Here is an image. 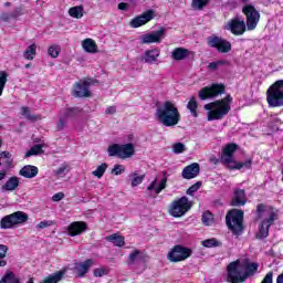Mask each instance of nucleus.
<instances>
[{"mask_svg": "<svg viewBox=\"0 0 283 283\" xmlns=\"http://www.w3.org/2000/svg\"><path fill=\"white\" fill-rule=\"evenodd\" d=\"M243 269L245 270L244 274L240 271V260L231 262L228 268V282L230 283H244L247 282V277L253 276L254 273H258V269H260V264L256 262L244 263Z\"/></svg>", "mask_w": 283, "mask_h": 283, "instance_id": "obj_1", "label": "nucleus"}, {"mask_svg": "<svg viewBox=\"0 0 283 283\" xmlns=\"http://www.w3.org/2000/svg\"><path fill=\"white\" fill-rule=\"evenodd\" d=\"M155 117L164 127H176L181 118L180 111L171 101H166L161 107H158Z\"/></svg>", "mask_w": 283, "mask_h": 283, "instance_id": "obj_2", "label": "nucleus"}, {"mask_svg": "<svg viewBox=\"0 0 283 283\" xmlns=\"http://www.w3.org/2000/svg\"><path fill=\"white\" fill-rule=\"evenodd\" d=\"M231 103L233 97L228 94L221 99L206 104L203 109L208 112V120H222L231 112Z\"/></svg>", "mask_w": 283, "mask_h": 283, "instance_id": "obj_3", "label": "nucleus"}, {"mask_svg": "<svg viewBox=\"0 0 283 283\" xmlns=\"http://www.w3.org/2000/svg\"><path fill=\"white\" fill-rule=\"evenodd\" d=\"M238 151V144L229 143L227 144L221 153V163L226 165L230 169V171L240 170L243 167L245 169H251V165H253L252 159H248L245 161H238L233 158V155Z\"/></svg>", "mask_w": 283, "mask_h": 283, "instance_id": "obj_4", "label": "nucleus"}, {"mask_svg": "<svg viewBox=\"0 0 283 283\" xmlns=\"http://www.w3.org/2000/svg\"><path fill=\"white\" fill-rule=\"evenodd\" d=\"M226 224L232 235L240 238L244 233V211L240 209H231L226 214Z\"/></svg>", "mask_w": 283, "mask_h": 283, "instance_id": "obj_5", "label": "nucleus"}, {"mask_svg": "<svg viewBox=\"0 0 283 283\" xmlns=\"http://www.w3.org/2000/svg\"><path fill=\"white\" fill-rule=\"evenodd\" d=\"M269 107H283V80L274 82L266 91Z\"/></svg>", "mask_w": 283, "mask_h": 283, "instance_id": "obj_6", "label": "nucleus"}, {"mask_svg": "<svg viewBox=\"0 0 283 283\" xmlns=\"http://www.w3.org/2000/svg\"><path fill=\"white\" fill-rule=\"evenodd\" d=\"M191 207H193V203L189 201L187 196H184L171 201L170 206L168 207V213L172 218H182V216H186L189 213V211H191Z\"/></svg>", "mask_w": 283, "mask_h": 283, "instance_id": "obj_7", "label": "nucleus"}, {"mask_svg": "<svg viewBox=\"0 0 283 283\" xmlns=\"http://www.w3.org/2000/svg\"><path fill=\"white\" fill-rule=\"evenodd\" d=\"M136 154V147L133 143L128 144H113L108 146V155L111 157L116 156L120 160H127Z\"/></svg>", "mask_w": 283, "mask_h": 283, "instance_id": "obj_8", "label": "nucleus"}, {"mask_svg": "<svg viewBox=\"0 0 283 283\" xmlns=\"http://www.w3.org/2000/svg\"><path fill=\"white\" fill-rule=\"evenodd\" d=\"M30 220V216L23 211H15L11 214L4 216L0 220V229H14V227H20V224H25Z\"/></svg>", "mask_w": 283, "mask_h": 283, "instance_id": "obj_9", "label": "nucleus"}, {"mask_svg": "<svg viewBox=\"0 0 283 283\" xmlns=\"http://www.w3.org/2000/svg\"><path fill=\"white\" fill-rule=\"evenodd\" d=\"M92 85H94V80L90 77L80 80L74 83L71 94L74 98H92V91H90Z\"/></svg>", "mask_w": 283, "mask_h": 283, "instance_id": "obj_10", "label": "nucleus"}, {"mask_svg": "<svg viewBox=\"0 0 283 283\" xmlns=\"http://www.w3.org/2000/svg\"><path fill=\"white\" fill-rule=\"evenodd\" d=\"M226 91L227 86L223 83H212L202 87L198 93V97L200 101H209V98H217V96L224 94Z\"/></svg>", "mask_w": 283, "mask_h": 283, "instance_id": "obj_11", "label": "nucleus"}, {"mask_svg": "<svg viewBox=\"0 0 283 283\" xmlns=\"http://www.w3.org/2000/svg\"><path fill=\"white\" fill-rule=\"evenodd\" d=\"M190 255H193V250L181 244H176L168 252L167 259L169 260V262L177 263L189 260Z\"/></svg>", "mask_w": 283, "mask_h": 283, "instance_id": "obj_12", "label": "nucleus"}, {"mask_svg": "<svg viewBox=\"0 0 283 283\" xmlns=\"http://www.w3.org/2000/svg\"><path fill=\"white\" fill-rule=\"evenodd\" d=\"M207 43L209 48H213L220 54H229V52L233 50V45H231V42H229V40L216 34L208 36Z\"/></svg>", "mask_w": 283, "mask_h": 283, "instance_id": "obj_13", "label": "nucleus"}, {"mask_svg": "<svg viewBox=\"0 0 283 283\" xmlns=\"http://www.w3.org/2000/svg\"><path fill=\"white\" fill-rule=\"evenodd\" d=\"M242 12L247 19V28L249 31L255 30L260 23V11L253 7V4H245L242 8Z\"/></svg>", "mask_w": 283, "mask_h": 283, "instance_id": "obj_14", "label": "nucleus"}, {"mask_svg": "<svg viewBox=\"0 0 283 283\" xmlns=\"http://www.w3.org/2000/svg\"><path fill=\"white\" fill-rule=\"evenodd\" d=\"M154 19H156V11L148 9L132 19L129 25L130 28H143V25H147V23H149V21H154Z\"/></svg>", "mask_w": 283, "mask_h": 283, "instance_id": "obj_15", "label": "nucleus"}, {"mask_svg": "<svg viewBox=\"0 0 283 283\" xmlns=\"http://www.w3.org/2000/svg\"><path fill=\"white\" fill-rule=\"evenodd\" d=\"M226 30L231 31L234 36H242L247 32V22L240 18H233L227 23Z\"/></svg>", "mask_w": 283, "mask_h": 283, "instance_id": "obj_16", "label": "nucleus"}, {"mask_svg": "<svg viewBox=\"0 0 283 283\" xmlns=\"http://www.w3.org/2000/svg\"><path fill=\"white\" fill-rule=\"evenodd\" d=\"M163 36H165V28L153 31L151 33L143 34L139 38V41L142 45H149L151 43H160L163 41Z\"/></svg>", "mask_w": 283, "mask_h": 283, "instance_id": "obj_17", "label": "nucleus"}, {"mask_svg": "<svg viewBox=\"0 0 283 283\" xmlns=\"http://www.w3.org/2000/svg\"><path fill=\"white\" fill-rule=\"evenodd\" d=\"M93 264H94V260L92 259H87L84 262H75L71 271H73L76 277H83L84 275H87Z\"/></svg>", "mask_w": 283, "mask_h": 283, "instance_id": "obj_18", "label": "nucleus"}, {"mask_svg": "<svg viewBox=\"0 0 283 283\" xmlns=\"http://www.w3.org/2000/svg\"><path fill=\"white\" fill-rule=\"evenodd\" d=\"M199 174H200V164L192 163L182 169L181 178H184V180H193V178H198Z\"/></svg>", "mask_w": 283, "mask_h": 283, "instance_id": "obj_19", "label": "nucleus"}, {"mask_svg": "<svg viewBox=\"0 0 283 283\" xmlns=\"http://www.w3.org/2000/svg\"><path fill=\"white\" fill-rule=\"evenodd\" d=\"M85 231H87V223L85 221H74L67 227V234L71 238H76V235H81Z\"/></svg>", "mask_w": 283, "mask_h": 283, "instance_id": "obj_20", "label": "nucleus"}, {"mask_svg": "<svg viewBox=\"0 0 283 283\" xmlns=\"http://www.w3.org/2000/svg\"><path fill=\"white\" fill-rule=\"evenodd\" d=\"M244 205H247V191L244 189L234 190L231 207H244Z\"/></svg>", "mask_w": 283, "mask_h": 283, "instance_id": "obj_21", "label": "nucleus"}, {"mask_svg": "<svg viewBox=\"0 0 283 283\" xmlns=\"http://www.w3.org/2000/svg\"><path fill=\"white\" fill-rule=\"evenodd\" d=\"M160 56V49H153V50H147L142 57V61L144 63H148V65H154L158 61V57Z\"/></svg>", "mask_w": 283, "mask_h": 283, "instance_id": "obj_22", "label": "nucleus"}, {"mask_svg": "<svg viewBox=\"0 0 283 283\" xmlns=\"http://www.w3.org/2000/svg\"><path fill=\"white\" fill-rule=\"evenodd\" d=\"M191 56V51L186 48H175L171 52V59L174 61H185V59H189Z\"/></svg>", "mask_w": 283, "mask_h": 283, "instance_id": "obj_23", "label": "nucleus"}, {"mask_svg": "<svg viewBox=\"0 0 283 283\" xmlns=\"http://www.w3.org/2000/svg\"><path fill=\"white\" fill-rule=\"evenodd\" d=\"M19 17H23V8L17 7L13 12H2L0 14V21H3L4 23H8L10 21L17 20Z\"/></svg>", "mask_w": 283, "mask_h": 283, "instance_id": "obj_24", "label": "nucleus"}, {"mask_svg": "<svg viewBox=\"0 0 283 283\" xmlns=\"http://www.w3.org/2000/svg\"><path fill=\"white\" fill-rule=\"evenodd\" d=\"M156 185L158 186L156 187ZM164 189H167V177H164L159 181V184H158V179H155L147 187V191H155L156 196H158V193H160Z\"/></svg>", "mask_w": 283, "mask_h": 283, "instance_id": "obj_25", "label": "nucleus"}, {"mask_svg": "<svg viewBox=\"0 0 283 283\" xmlns=\"http://www.w3.org/2000/svg\"><path fill=\"white\" fill-rule=\"evenodd\" d=\"M19 174L23 178H36V176H39V168L36 166L27 165L20 169Z\"/></svg>", "mask_w": 283, "mask_h": 283, "instance_id": "obj_26", "label": "nucleus"}, {"mask_svg": "<svg viewBox=\"0 0 283 283\" xmlns=\"http://www.w3.org/2000/svg\"><path fill=\"white\" fill-rule=\"evenodd\" d=\"M13 161L14 160L12 159V154L10 151L4 150L0 153V167H3L4 169H10Z\"/></svg>", "mask_w": 283, "mask_h": 283, "instance_id": "obj_27", "label": "nucleus"}, {"mask_svg": "<svg viewBox=\"0 0 283 283\" xmlns=\"http://www.w3.org/2000/svg\"><path fill=\"white\" fill-rule=\"evenodd\" d=\"M21 185L19 177H10L7 182L2 186V191H14Z\"/></svg>", "mask_w": 283, "mask_h": 283, "instance_id": "obj_28", "label": "nucleus"}, {"mask_svg": "<svg viewBox=\"0 0 283 283\" xmlns=\"http://www.w3.org/2000/svg\"><path fill=\"white\" fill-rule=\"evenodd\" d=\"M82 48L85 50V52H88V54H96V52H98L96 42L90 38L82 42Z\"/></svg>", "mask_w": 283, "mask_h": 283, "instance_id": "obj_29", "label": "nucleus"}, {"mask_svg": "<svg viewBox=\"0 0 283 283\" xmlns=\"http://www.w3.org/2000/svg\"><path fill=\"white\" fill-rule=\"evenodd\" d=\"M36 56V44H30L28 49L23 52V59L25 61H34V57Z\"/></svg>", "mask_w": 283, "mask_h": 283, "instance_id": "obj_30", "label": "nucleus"}, {"mask_svg": "<svg viewBox=\"0 0 283 283\" xmlns=\"http://www.w3.org/2000/svg\"><path fill=\"white\" fill-rule=\"evenodd\" d=\"M187 109H189L191 116L193 118H198V101H196V96H191L188 104Z\"/></svg>", "mask_w": 283, "mask_h": 283, "instance_id": "obj_31", "label": "nucleus"}, {"mask_svg": "<svg viewBox=\"0 0 283 283\" xmlns=\"http://www.w3.org/2000/svg\"><path fill=\"white\" fill-rule=\"evenodd\" d=\"M271 231V228L266 227L263 222L259 226V231L255 234L256 240H264L265 238H269V233Z\"/></svg>", "mask_w": 283, "mask_h": 283, "instance_id": "obj_32", "label": "nucleus"}, {"mask_svg": "<svg viewBox=\"0 0 283 283\" xmlns=\"http://www.w3.org/2000/svg\"><path fill=\"white\" fill-rule=\"evenodd\" d=\"M20 114L23 116L27 120H30L31 123H35V120L39 119V115H32L30 114V107L22 106L20 108Z\"/></svg>", "mask_w": 283, "mask_h": 283, "instance_id": "obj_33", "label": "nucleus"}, {"mask_svg": "<svg viewBox=\"0 0 283 283\" xmlns=\"http://www.w3.org/2000/svg\"><path fill=\"white\" fill-rule=\"evenodd\" d=\"M201 222L205 227H211L216 222L213 213L209 210L205 211L201 217Z\"/></svg>", "mask_w": 283, "mask_h": 283, "instance_id": "obj_34", "label": "nucleus"}, {"mask_svg": "<svg viewBox=\"0 0 283 283\" xmlns=\"http://www.w3.org/2000/svg\"><path fill=\"white\" fill-rule=\"evenodd\" d=\"M55 178H65L66 174H70V165L62 164L57 169L53 171Z\"/></svg>", "mask_w": 283, "mask_h": 283, "instance_id": "obj_35", "label": "nucleus"}, {"mask_svg": "<svg viewBox=\"0 0 283 283\" xmlns=\"http://www.w3.org/2000/svg\"><path fill=\"white\" fill-rule=\"evenodd\" d=\"M108 242H112L115 247L125 245V237L118 234H111L107 237Z\"/></svg>", "mask_w": 283, "mask_h": 283, "instance_id": "obj_36", "label": "nucleus"}, {"mask_svg": "<svg viewBox=\"0 0 283 283\" xmlns=\"http://www.w3.org/2000/svg\"><path fill=\"white\" fill-rule=\"evenodd\" d=\"M9 248L6 244H0V269L8 266L6 256L8 255Z\"/></svg>", "mask_w": 283, "mask_h": 283, "instance_id": "obj_37", "label": "nucleus"}, {"mask_svg": "<svg viewBox=\"0 0 283 283\" xmlns=\"http://www.w3.org/2000/svg\"><path fill=\"white\" fill-rule=\"evenodd\" d=\"M202 247H205L206 249H213L216 247H222V242H220L218 239L216 238H211V239H207L203 240L201 242Z\"/></svg>", "mask_w": 283, "mask_h": 283, "instance_id": "obj_38", "label": "nucleus"}, {"mask_svg": "<svg viewBox=\"0 0 283 283\" xmlns=\"http://www.w3.org/2000/svg\"><path fill=\"white\" fill-rule=\"evenodd\" d=\"M69 14L73 19H83V6L72 7L69 10Z\"/></svg>", "mask_w": 283, "mask_h": 283, "instance_id": "obj_39", "label": "nucleus"}, {"mask_svg": "<svg viewBox=\"0 0 283 283\" xmlns=\"http://www.w3.org/2000/svg\"><path fill=\"white\" fill-rule=\"evenodd\" d=\"M209 3H211V0H192L191 2V8L193 10H205V8H207V6H209Z\"/></svg>", "mask_w": 283, "mask_h": 283, "instance_id": "obj_40", "label": "nucleus"}, {"mask_svg": "<svg viewBox=\"0 0 283 283\" xmlns=\"http://www.w3.org/2000/svg\"><path fill=\"white\" fill-rule=\"evenodd\" d=\"M129 178H132V187H138V185H143L145 175L138 176V172H130Z\"/></svg>", "mask_w": 283, "mask_h": 283, "instance_id": "obj_41", "label": "nucleus"}, {"mask_svg": "<svg viewBox=\"0 0 283 283\" xmlns=\"http://www.w3.org/2000/svg\"><path fill=\"white\" fill-rule=\"evenodd\" d=\"M39 154H43V146L34 145L30 150L25 153L24 157L30 158L31 156H39Z\"/></svg>", "mask_w": 283, "mask_h": 283, "instance_id": "obj_42", "label": "nucleus"}, {"mask_svg": "<svg viewBox=\"0 0 283 283\" xmlns=\"http://www.w3.org/2000/svg\"><path fill=\"white\" fill-rule=\"evenodd\" d=\"M279 214L277 211H272L268 219L263 220L262 223L265 224V227L270 228L275 224V220H277Z\"/></svg>", "mask_w": 283, "mask_h": 283, "instance_id": "obj_43", "label": "nucleus"}, {"mask_svg": "<svg viewBox=\"0 0 283 283\" xmlns=\"http://www.w3.org/2000/svg\"><path fill=\"white\" fill-rule=\"evenodd\" d=\"M48 54L51 59H59V55L61 54V46L59 44L49 46Z\"/></svg>", "mask_w": 283, "mask_h": 283, "instance_id": "obj_44", "label": "nucleus"}, {"mask_svg": "<svg viewBox=\"0 0 283 283\" xmlns=\"http://www.w3.org/2000/svg\"><path fill=\"white\" fill-rule=\"evenodd\" d=\"M222 65H230V62L228 60H218V61L211 62L208 65V70H210L211 72H216V70H218V67Z\"/></svg>", "mask_w": 283, "mask_h": 283, "instance_id": "obj_45", "label": "nucleus"}, {"mask_svg": "<svg viewBox=\"0 0 283 283\" xmlns=\"http://www.w3.org/2000/svg\"><path fill=\"white\" fill-rule=\"evenodd\" d=\"M82 112L83 109L80 107H70L65 109L63 116L66 118H72L73 116H76V114H81Z\"/></svg>", "mask_w": 283, "mask_h": 283, "instance_id": "obj_46", "label": "nucleus"}, {"mask_svg": "<svg viewBox=\"0 0 283 283\" xmlns=\"http://www.w3.org/2000/svg\"><path fill=\"white\" fill-rule=\"evenodd\" d=\"M6 83H8V72L0 71V96H2L3 90H6Z\"/></svg>", "mask_w": 283, "mask_h": 283, "instance_id": "obj_47", "label": "nucleus"}, {"mask_svg": "<svg viewBox=\"0 0 283 283\" xmlns=\"http://www.w3.org/2000/svg\"><path fill=\"white\" fill-rule=\"evenodd\" d=\"M106 170H107V165L104 163L101 166H98L92 174L93 176H95V178H103Z\"/></svg>", "mask_w": 283, "mask_h": 283, "instance_id": "obj_48", "label": "nucleus"}, {"mask_svg": "<svg viewBox=\"0 0 283 283\" xmlns=\"http://www.w3.org/2000/svg\"><path fill=\"white\" fill-rule=\"evenodd\" d=\"M200 187H202V181H197L195 185L190 186L186 193L187 196H193V193H196V191H198V189H200Z\"/></svg>", "mask_w": 283, "mask_h": 283, "instance_id": "obj_49", "label": "nucleus"}, {"mask_svg": "<svg viewBox=\"0 0 283 283\" xmlns=\"http://www.w3.org/2000/svg\"><path fill=\"white\" fill-rule=\"evenodd\" d=\"M126 170L124 165L116 164L114 168L111 170L113 176H122V174Z\"/></svg>", "mask_w": 283, "mask_h": 283, "instance_id": "obj_50", "label": "nucleus"}, {"mask_svg": "<svg viewBox=\"0 0 283 283\" xmlns=\"http://www.w3.org/2000/svg\"><path fill=\"white\" fill-rule=\"evenodd\" d=\"M65 125H67V118L63 115L59 118V123L55 126L56 132H63V129H65Z\"/></svg>", "mask_w": 283, "mask_h": 283, "instance_id": "obj_51", "label": "nucleus"}, {"mask_svg": "<svg viewBox=\"0 0 283 283\" xmlns=\"http://www.w3.org/2000/svg\"><path fill=\"white\" fill-rule=\"evenodd\" d=\"M12 277H14V272L8 271L0 280V283H12Z\"/></svg>", "mask_w": 283, "mask_h": 283, "instance_id": "obj_52", "label": "nucleus"}, {"mask_svg": "<svg viewBox=\"0 0 283 283\" xmlns=\"http://www.w3.org/2000/svg\"><path fill=\"white\" fill-rule=\"evenodd\" d=\"M185 149H186L185 144H182V143H176L172 146V151L175 154H182V153H185Z\"/></svg>", "mask_w": 283, "mask_h": 283, "instance_id": "obj_53", "label": "nucleus"}, {"mask_svg": "<svg viewBox=\"0 0 283 283\" xmlns=\"http://www.w3.org/2000/svg\"><path fill=\"white\" fill-rule=\"evenodd\" d=\"M54 224L52 220H43L38 224V229H48V227H54Z\"/></svg>", "mask_w": 283, "mask_h": 283, "instance_id": "obj_54", "label": "nucleus"}, {"mask_svg": "<svg viewBox=\"0 0 283 283\" xmlns=\"http://www.w3.org/2000/svg\"><path fill=\"white\" fill-rule=\"evenodd\" d=\"M93 275L94 277H103V275H107V270L103 268L95 269Z\"/></svg>", "mask_w": 283, "mask_h": 283, "instance_id": "obj_55", "label": "nucleus"}, {"mask_svg": "<svg viewBox=\"0 0 283 283\" xmlns=\"http://www.w3.org/2000/svg\"><path fill=\"white\" fill-rule=\"evenodd\" d=\"M266 211V206L264 203H259L256 206V216L258 218H262V213Z\"/></svg>", "mask_w": 283, "mask_h": 283, "instance_id": "obj_56", "label": "nucleus"}, {"mask_svg": "<svg viewBox=\"0 0 283 283\" xmlns=\"http://www.w3.org/2000/svg\"><path fill=\"white\" fill-rule=\"evenodd\" d=\"M63 198H65V193L56 192L55 195H53L52 200H53V202H61V200H63Z\"/></svg>", "mask_w": 283, "mask_h": 283, "instance_id": "obj_57", "label": "nucleus"}, {"mask_svg": "<svg viewBox=\"0 0 283 283\" xmlns=\"http://www.w3.org/2000/svg\"><path fill=\"white\" fill-rule=\"evenodd\" d=\"M138 255H140L139 250H134L129 255H128V260L130 262H136V258H138Z\"/></svg>", "mask_w": 283, "mask_h": 283, "instance_id": "obj_58", "label": "nucleus"}, {"mask_svg": "<svg viewBox=\"0 0 283 283\" xmlns=\"http://www.w3.org/2000/svg\"><path fill=\"white\" fill-rule=\"evenodd\" d=\"M117 10H122V12H127V10H129V3L127 2L118 3Z\"/></svg>", "mask_w": 283, "mask_h": 283, "instance_id": "obj_59", "label": "nucleus"}, {"mask_svg": "<svg viewBox=\"0 0 283 283\" xmlns=\"http://www.w3.org/2000/svg\"><path fill=\"white\" fill-rule=\"evenodd\" d=\"M210 163H212L213 165H219L220 159H218L216 156H212V157H210Z\"/></svg>", "mask_w": 283, "mask_h": 283, "instance_id": "obj_60", "label": "nucleus"}, {"mask_svg": "<svg viewBox=\"0 0 283 283\" xmlns=\"http://www.w3.org/2000/svg\"><path fill=\"white\" fill-rule=\"evenodd\" d=\"M107 114H116V106H109L107 109Z\"/></svg>", "mask_w": 283, "mask_h": 283, "instance_id": "obj_61", "label": "nucleus"}, {"mask_svg": "<svg viewBox=\"0 0 283 283\" xmlns=\"http://www.w3.org/2000/svg\"><path fill=\"white\" fill-rule=\"evenodd\" d=\"M8 171L7 170H2L0 171V181L1 180H6V176H7Z\"/></svg>", "mask_w": 283, "mask_h": 283, "instance_id": "obj_62", "label": "nucleus"}, {"mask_svg": "<svg viewBox=\"0 0 283 283\" xmlns=\"http://www.w3.org/2000/svg\"><path fill=\"white\" fill-rule=\"evenodd\" d=\"M276 283H283V272L277 275Z\"/></svg>", "mask_w": 283, "mask_h": 283, "instance_id": "obj_63", "label": "nucleus"}, {"mask_svg": "<svg viewBox=\"0 0 283 283\" xmlns=\"http://www.w3.org/2000/svg\"><path fill=\"white\" fill-rule=\"evenodd\" d=\"M11 283H21V280H19V277H15L14 274H13Z\"/></svg>", "mask_w": 283, "mask_h": 283, "instance_id": "obj_64", "label": "nucleus"}]
</instances>
